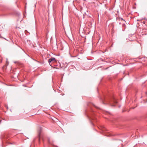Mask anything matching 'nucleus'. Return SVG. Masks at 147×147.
<instances>
[{"mask_svg":"<svg viewBox=\"0 0 147 147\" xmlns=\"http://www.w3.org/2000/svg\"><path fill=\"white\" fill-rule=\"evenodd\" d=\"M56 61V60L55 58L51 57L49 60L48 62L49 63L51 62L53 63L55 62Z\"/></svg>","mask_w":147,"mask_h":147,"instance_id":"f257e3e1","label":"nucleus"},{"mask_svg":"<svg viewBox=\"0 0 147 147\" xmlns=\"http://www.w3.org/2000/svg\"><path fill=\"white\" fill-rule=\"evenodd\" d=\"M93 105L97 109H99V108L97 106H96L95 105H94V104H93Z\"/></svg>","mask_w":147,"mask_h":147,"instance_id":"f03ea898","label":"nucleus"},{"mask_svg":"<svg viewBox=\"0 0 147 147\" xmlns=\"http://www.w3.org/2000/svg\"><path fill=\"white\" fill-rule=\"evenodd\" d=\"M40 132L39 133V134H38V135H39V137H40Z\"/></svg>","mask_w":147,"mask_h":147,"instance_id":"7ed1b4c3","label":"nucleus"},{"mask_svg":"<svg viewBox=\"0 0 147 147\" xmlns=\"http://www.w3.org/2000/svg\"><path fill=\"white\" fill-rule=\"evenodd\" d=\"M112 136V135L111 134H109V135L108 136Z\"/></svg>","mask_w":147,"mask_h":147,"instance_id":"20e7f679","label":"nucleus"},{"mask_svg":"<svg viewBox=\"0 0 147 147\" xmlns=\"http://www.w3.org/2000/svg\"><path fill=\"white\" fill-rule=\"evenodd\" d=\"M143 23L144 24H145V22H143Z\"/></svg>","mask_w":147,"mask_h":147,"instance_id":"39448f33","label":"nucleus"},{"mask_svg":"<svg viewBox=\"0 0 147 147\" xmlns=\"http://www.w3.org/2000/svg\"><path fill=\"white\" fill-rule=\"evenodd\" d=\"M53 68H56L55 67H53Z\"/></svg>","mask_w":147,"mask_h":147,"instance_id":"423d86ee","label":"nucleus"}]
</instances>
